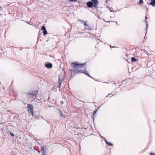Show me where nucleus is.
Wrapping results in <instances>:
<instances>
[{
	"label": "nucleus",
	"mask_w": 155,
	"mask_h": 155,
	"mask_svg": "<svg viewBox=\"0 0 155 155\" xmlns=\"http://www.w3.org/2000/svg\"><path fill=\"white\" fill-rule=\"evenodd\" d=\"M57 111L58 113H59V112H61V110L58 108H57Z\"/></svg>",
	"instance_id": "19"
},
{
	"label": "nucleus",
	"mask_w": 155,
	"mask_h": 155,
	"mask_svg": "<svg viewBox=\"0 0 155 155\" xmlns=\"http://www.w3.org/2000/svg\"><path fill=\"white\" fill-rule=\"evenodd\" d=\"M42 155H46L47 154L46 152H42Z\"/></svg>",
	"instance_id": "22"
},
{
	"label": "nucleus",
	"mask_w": 155,
	"mask_h": 155,
	"mask_svg": "<svg viewBox=\"0 0 155 155\" xmlns=\"http://www.w3.org/2000/svg\"><path fill=\"white\" fill-rule=\"evenodd\" d=\"M84 74H86L88 77H89V78H92L91 77L90 75L89 74L88 72L86 71H84Z\"/></svg>",
	"instance_id": "10"
},
{
	"label": "nucleus",
	"mask_w": 155,
	"mask_h": 155,
	"mask_svg": "<svg viewBox=\"0 0 155 155\" xmlns=\"http://www.w3.org/2000/svg\"><path fill=\"white\" fill-rule=\"evenodd\" d=\"M91 2H93L94 3V5L95 6L96 5L97 3H98V2L97 0H91Z\"/></svg>",
	"instance_id": "11"
},
{
	"label": "nucleus",
	"mask_w": 155,
	"mask_h": 155,
	"mask_svg": "<svg viewBox=\"0 0 155 155\" xmlns=\"http://www.w3.org/2000/svg\"><path fill=\"white\" fill-rule=\"evenodd\" d=\"M33 108V106L31 104H28V109H29L30 110H32Z\"/></svg>",
	"instance_id": "6"
},
{
	"label": "nucleus",
	"mask_w": 155,
	"mask_h": 155,
	"mask_svg": "<svg viewBox=\"0 0 155 155\" xmlns=\"http://www.w3.org/2000/svg\"><path fill=\"white\" fill-rule=\"evenodd\" d=\"M109 46H110V48H116V47L114 46H111L110 45Z\"/></svg>",
	"instance_id": "26"
},
{
	"label": "nucleus",
	"mask_w": 155,
	"mask_h": 155,
	"mask_svg": "<svg viewBox=\"0 0 155 155\" xmlns=\"http://www.w3.org/2000/svg\"><path fill=\"white\" fill-rule=\"evenodd\" d=\"M103 138L104 139V140L106 144H107L108 145L110 146H113V144L112 143H110L109 142H108L105 139V138L104 137H103Z\"/></svg>",
	"instance_id": "5"
},
{
	"label": "nucleus",
	"mask_w": 155,
	"mask_h": 155,
	"mask_svg": "<svg viewBox=\"0 0 155 155\" xmlns=\"http://www.w3.org/2000/svg\"><path fill=\"white\" fill-rule=\"evenodd\" d=\"M153 155L152 154V155Z\"/></svg>",
	"instance_id": "39"
},
{
	"label": "nucleus",
	"mask_w": 155,
	"mask_h": 155,
	"mask_svg": "<svg viewBox=\"0 0 155 155\" xmlns=\"http://www.w3.org/2000/svg\"><path fill=\"white\" fill-rule=\"evenodd\" d=\"M84 71L83 70L79 69L78 73H84Z\"/></svg>",
	"instance_id": "16"
},
{
	"label": "nucleus",
	"mask_w": 155,
	"mask_h": 155,
	"mask_svg": "<svg viewBox=\"0 0 155 155\" xmlns=\"http://www.w3.org/2000/svg\"><path fill=\"white\" fill-rule=\"evenodd\" d=\"M45 67L48 68H51L52 67V64L51 63H48L45 65Z\"/></svg>",
	"instance_id": "4"
},
{
	"label": "nucleus",
	"mask_w": 155,
	"mask_h": 155,
	"mask_svg": "<svg viewBox=\"0 0 155 155\" xmlns=\"http://www.w3.org/2000/svg\"><path fill=\"white\" fill-rule=\"evenodd\" d=\"M63 77L64 78L65 77V75H64V73H63Z\"/></svg>",
	"instance_id": "33"
},
{
	"label": "nucleus",
	"mask_w": 155,
	"mask_h": 155,
	"mask_svg": "<svg viewBox=\"0 0 155 155\" xmlns=\"http://www.w3.org/2000/svg\"><path fill=\"white\" fill-rule=\"evenodd\" d=\"M29 112L30 113H31L32 115L33 116L34 115V113L32 111V110H30V112H29Z\"/></svg>",
	"instance_id": "20"
},
{
	"label": "nucleus",
	"mask_w": 155,
	"mask_h": 155,
	"mask_svg": "<svg viewBox=\"0 0 155 155\" xmlns=\"http://www.w3.org/2000/svg\"><path fill=\"white\" fill-rule=\"evenodd\" d=\"M131 61L132 62H136V61H137V60L134 57H132L131 58Z\"/></svg>",
	"instance_id": "13"
},
{
	"label": "nucleus",
	"mask_w": 155,
	"mask_h": 155,
	"mask_svg": "<svg viewBox=\"0 0 155 155\" xmlns=\"http://www.w3.org/2000/svg\"><path fill=\"white\" fill-rule=\"evenodd\" d=\"M143 2V0H139V3L140 4L142 3Z\"/></svg>",
	"instance_id": "24"
},
{
	"label": "nucleus",
	"mask_w": 155,
	"mask_h": 155,
	"mask_svg": "<svg viewBox=\"0 0 155 155\" xmlns=\"http://www.w3.org/2000/svg\"><path fill=\"white\" fill-rule=\"evenodd\" d=\"M59 114H60V115L61 116V117H65V115H64V114H63L62 113V112H61H61H59Z\"/></svg>",
	"instance_id": "12"
},
{
	"label": "nucleus",
	"mask_w": 155,
	"mask_h": 155,
	"mask_svg": "<svg viewBox=\"0 0 155 155\" xmlns=\"http://www.w3.org/2000/svg\"><path fill=\"white\" fill-rule=\"evenodd\" d=\"M146 23H147V21H146ZM148 26V24L147 23V25H146V28H147H147Z\"/></svg>",
	"instance_id": "30"
},
{
	"label": "nucleus",
	"mask_w": 155,
	"mask_h": 155,
	"mask_svg": "<svg viewBox=\"0 0 155 155\" xmlns=\"http://www.w3.org/2000/svg\"><path fill=\"white\" fill-rule=\"evenodd\" d=\"M46 147L45 146L41 147V150L43 151L42 152H46Z\"/></svg>",
	"instance_id": "9"
},
{
	"label": "nucleus",
	"mask_w": 155,
	"mask_h": 155,
	"mask_svg": "<svg viewBox=\"0 0 155 155\" xmlns=\"http://www.w3.org/2000/svg\"><path fill=\"white\" fill-rule=\"evenodd\" d=\"M110 12H112V11L111 10H110Z\"/></svg>",
	"instance_id": "38"
},
{
	"label": "nucleus",
	"mask_w": 155,
	"mask_h": 155,
	"mask_svg": "<svg viewBox=\"0 0 155 155\" xmlns=\"http://www.w3.org/2000/svg\"><path fill=\"white\" fill-rule=\"evenodd\" d=\"M100 107H99L98 108V109H99L100 108Z\"/></svg>",
	"instance_id": "37"
},
{
	"label": "nucleus",
	"mask_w": 155,
	"mask_h": 155,
	"mask_svg": "<svg viewBox=\"0 0 155 155\" xmlns=\"http://www.w3.org/2000/svg\"><path fill=\"white\" fill-rule=\"evenodd\" d=\"M41 29L44 31V30H46L45 27V26H42L41 27Z\"/></svg>",
	"instance_id": "18"
},
{
	"label": "nucleus",
	"mask_w": 155,
	"mask_h": 155,
	"mask_svg": "<svg viewBox=\"0 0 155 155\" xmlns=\"http://www.w3.org/2000/svg\"><path fill=\"white\" fill-rule=\"evenodd\" d=\"M130 79V78H127V79H126L124 80H123L121 81L123 82H124V81H127V82Z\"/></svg>",
	"instance_id": "15"
},
{
	"label": "nucleus",
	"mask_w": 155,
	"mask_h": 155,
	"mask_svg": "<svg viewBox=\"0 0 155 155\" xmlns=\"http://www.w3.org/2000/svg\"><path fill=\"white\" fill-rule=\"evenodd\" d=\"M64 103V102L62 101H60V103L61 104H62Z\"/></svg>",
	"instance_id": "31"
},
{
	"label": "nucleus",
	"mask_w": 155,
	"mask_h": 155,
	"mask_svg": "<svg viewBox=\"0 0 155 155\" xmlns=\"http://www.w3.org/2000/svg\"><path fill=\"white\" fill-rule=\"evenodd\" d=\"M26 23H27V24H29V22H28V21L26 22Z\"/></svg>",
	"instance_id": "34"
},
{
	"label": "nucleus",
	"mask_w": 155,
	"mask_h": 155,
	"mask_svg": "<svg viewBox=\"0 0 155 155\" xmlns=\"http://www.w3.org/2000/svg\"><path fill=\"white\" fill-rule=\"evenodd\" d=\"M95 79H94V80L97 81H99V80L98 78H94Z\"/></svg>",
	"instance_id": "27"
},
{
	"label": "nucleus",
	"mask_w": 155,
	"mask_h": 155,
	"mask_svg": "<svg viewBox=\"0 0 155 155\" xmlns=\"http://www.w3.org/2000/svg\"><path fill=\"white\" fill-rule=\"evenodd\" d=\"M38 93V91H32V92H30L28 93H26V94H28V95H33L34 96H35V98L36 97L37 95V94Z\"/></svg>",
	"instance_id": "3"
},
{
	"label": "nucleus",
	"mask_w": 155,
	"mask_h": 155,
	"mask_svg": "<svg viewBox=\"0 0 155 155\" xmlns=\"http://www.w3.org/2000/svg\"><path fill=\"white\" fill-rule=\"evenodd\" d=\"M43 35H46L47 34V31L46 30H44L43 31Z\"/></svg>",
	"instance_id": "14"
},
{
	"label": "nucleus",
	"mask_w": 155,
	"mask_h": 155,
	"mask_svg": "<svg viewBox=\"0 0 155 155\" xmlns=\"http://www.w3.org/2000/svg\"><path fill=\"white\" fill-rule=\"evenodd\" d=\"M97 110H96L94 111V113L93 114V115H94L96 113V112H97Z\"/></svg>",
	"instance_id": "32"
},
{
	"label": "nucleus",
	"mask_w": 155,
	"mask_h": 155,
	"mask_svg": "<svg viewBox=\"0 0 155 155\" xmlns=\"http://www.w3.org/2000/svg\"><path fill=\"white\" fill-rule=\"evenodd\" d=\"M3 10V8H2V7H1L0 6V11H2ZM0 15H2L1 14H0Z\"/></svg>",
	"instance_id": "21"
},
{
	"label": "nucleus",
	"mask_w": 155,
	"mask_h": 155,
	"mask_svg": "<svg viewBox=\"0 0 155 155\" xmlns=\"http://www.w3.org/2000/svg\"><path fill=\"white\" fill-rule=\"evenodd\" d=\"M78 21H80L81 22V23H82V24H84V23L85 22V21H84L81 20L80 19H78Z\"/></svg>",
	"instance_id": "17"
},
{
	"label": "nucleus",
	"mask_w": 155,
	"mask_h": 155,
	"mask_svg": "<svg viewBox=\"0 0 155 155\" xmlns=\"http://www.w3.org/2000/svg\"><path fill=\"white\" fill-rule=\"evenodd\" d=\"M71 2H74L76 1L77 0H69Z\"/></svg>",
	"instance_id": "29"
},
{
	"label": "nucleus",
	"mask_w": 155,
	"mask_h": 155,
	"mask_svg": "<svg viewBox=\"0 0 155 155\" xmlns=\"http://www.w3.org/2000/svg\"><path fill=\"white\" fill-rule=\"evenodd\" d=\"M149 4L153 7H155V0H151V2L149 3Z\"/></svg>",
	"instance_id": "8"
},
{
	"label": "nucleus",
	"mask_w": 155,
	"mask_h": 155,
	"mask_svg": "<svg viewBox=\"0 0 155 155\" xmlns=\"http://www.w3.org/2000/svg\"><path fill=\"white\" fill-rule=\"evenodd\" d=\"M110 95V94H109L108 95H107V96L106 97H107L108 96V95Z\"/></svg>",
	"instance_id": "36"
},
{
	"label": "nucleus",
	"mask_w": 155,
	"mask_h": 155,
	"mask_svg": "<svg viewBox=\"0 0 155 155\" xmlns=\"http://www.w3.org/2000/svg\"><path fill=\"white\" fill-rule=\"evenodd\" d=\"M143 51L145 52L146 53H147L148 54H150V53H149L147 52V51L145 50H143Z\"/></svg>",
	"instance_id": "23"
},
{
	"label": "nucleus",
	"mask_w": 155,
	"mask_h": 155,
	"mask_svg": "<svg viewBox=\"0 0 155 155\" xmlns=\"http://www.w3.org/2000/svg\"><path fill=\"white\" fill-rule=\"evenodd\" d=\"M85 64V63L80 64L76 62H73L71 64V68L70 71L73 74L78 73L79 69L80 68H83Z\"/></svg>",
	"instance_id": "1"
},
{
	"label": "nucleus",
	"mask_w": 155,
	"mask_h": 155,
	"mask_svg": "<svg viewBox=\"0 0 155 155\" xmlns=\"http://www.w3.org/2000/svg\"><path fill=\"white\" fill-rule=\"evenodd\" d=\"M145 19L146 20H147V17L146 16L145 17Z\"/></svg>",
	"instance_id": "35"
},
{
	"label": "nucleus",
	"mask_w": 155,
	"mask_h": 155,
	"mask_svg": "<svg viewBox=\"0 0 155 155\" xmlns=\"http://www.w3.org/2000/svg\"><path fill=\"white\" fill-rule=\"evenodd\" d=\"M84 25L85 26H88V25L86 24V23L85 21V22L84 23Z\"/></svg>",
	"instance_id": "28"
},
{
	"label": "nucleus",
	"mask_w": 155,
	"mask_h": 155,
	"mask_svg": "<svg viewBox=\"0 0 155 155\" xmlns=\"http://www.w3.org/2000/svg\"><path fill=\"white\" fill-rule=\"evenodd\" d=\"M98 3H97L95 6L94 3L93 2L89 1L87 3V5L89 8H92L93 7L96 8L97 7Z\"/></svg>",
	"instance_id": "2"
},
{
	"label": "nucleus",
	"mask_w": 155,
	"mask_h": 155,
	"mask_svg": "<svg viewBox=\"0 0 155 155\" xmlns=\"http://www.w3.org/2000/svg\"><path fill=\"white\" fill-rule=\"evenodd\" d=\"M10 135L11 136H12V137H14V135L12 134V132H10Z\"/></svg>",
	"instance_id": "25"
},
{
	"label": "nucleus",
	"mask_w": 155,
	"mask_h": 155,
	"mask_svg": "<svg viewBox=\"0 0 155 155\" xmlns=\"http://www.w3.org/2000/svg\"><path fill=\"white\" fill-rule=\"evenodd\" d=\"M59 81H58V83H59V84L58 85V87L59 88H60V86H61V83L62 81V80H63L64 78H58Z\"/></svg>",
	"instance_id": "7"
}]
</instances>
